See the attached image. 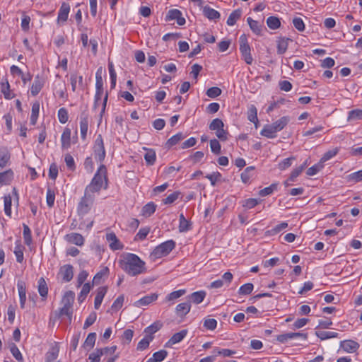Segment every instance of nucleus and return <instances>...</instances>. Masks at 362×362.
<instances>
[{
    "instance_id": "obj_1",
    "label": "nucleus",
    "mask_w": 362,
    "mask_h": 362,
    "mask_svg": "<svg viewBox=\"0 0 362 362\" xmlns=\"http://www.w3.org/2000/svg\"><path fill=\"white\" fill-rule=\"evenodd\" d=\"M121 268L129 276H134L145 271V262L133 253L124 255L119 261Z\"/></svg>"
},
{
    "instance_id": "obj_2",
    "label": "nucleus",
    "mask_w": 362,
    "mask_h": 362,
    "mask_svg": "<svg viewBox=\"0 0 362 362\" xmlns=\"http://www.w3.org/2000/svg\"><path fill=\"white\" fill-rule=\"evenodd\" d=\"M103 180L105 181V189H106L107 186V169L104 165H100L84 191L92 194L95 192H99L103 187Z\"/></svg>"
},
{
    "instance_id": "obj_3",
    "label": "nucleus",
    "mask_w": 362,
    "mask_h": 362,
    "mask_svg": "<svg viewBox=\"0 0 362 362\" xmlns=\"http://www.w3.org/2000/svg\"><path fill=\"white\" fill-rule=\"evenodd\" d=\"M288 122V117H282L272 124L265 125L261 130L260 134L269 139H274L276 136V133L282 130Z\"/></svg>"
},
{
    "instance_id": "obj_4",
    "label": "nucleus",
    "mask_w": 362,
    "mask_h": 362,
    "mask_svg": "<svg viewBox=\"0 0 362 362\" xmlns=\"http://www.w3.org/2000/svg\"><path fill=\"white\" fill-rule=\"evenodd\" d=\"M95 201V196L84 191V195L81 198L78 206L77 213L79 216L87 214L91 209Z\"/></svg>"
},
{
    "instance_id": "obj_5",
    "label": "nucleus",
    "mask_w": 362,
    "mask_h": 362,
    "mask_svg": "<svg viewBox=\"0 0 362 362\" xmlns=\"http://www.w3.org/2000/svg\"><path fill=\"white\" fill-rule=\"evenodd\" d=\"M158 329V326L156 322L151 326L147 327L144 330L145 337L138 343L137 349L141 351L146 349L148 346L150 341L153 339V334L156 333Z\"/></svg>"
},
{
    "instance_id": "obj_6",
    "label": "nucleus",
    "mask_w": 362,
    "mask_h": 362,
    "mask_svg": "<svg viewBox=\"0 0 362 362\" xmlns=\"http://www.w3.org/2000/svg\"><path fill=\"white\" fill-rule=\"evenodd\" d=\"M240 52L243 59L247 64H252L253 58L251 54L250 46L247 42L245 35H242L240 37Z\"/></svg>"
},
{
    "instance_id": "obj_7",
    "label": "nucleus",
    "mask_w": 362,
    "mask_h": 362,
    "mask_svg": "<svg viewBox=\"0 0 362 362\" xmlns=\"http://www.w3.org/2000/svg\"><path fill=\"white\" fill-rule=\"evenodd\" d=\"M93 153L95 159L102 163L105 158V150L104 146V142L101 134H99L94 143L93 146Z\"/></svg>"
},
{
    "instance_id": "obj_8",
    "label": "nucleus",
    "mask_w": 362,
    "mask_h": 362,
    "mask_svg": "<svg viewBox=\"0 0 362 362\" xmlns=\"http://www.w3.org/2000/svg\"><path fill=\"white\" fill-rule=\"evenodd\" d=\"M166 22L175 20L178 25H184L186 23L185 18L182 16V12L176 8L168 11L165 18Z\"/></svg>"
},
{
    "instance_id": "obj_9",
    "label": "nucleus",
    "mask_w": 362,
    "mask_h": 362,
    "mask_svg": "<svg viewBox=\"0 0 362 362\" xmlns=\"http://www.w3.org/2000/svg\"><path fill=\"white\" fill-rule=\"evenodd\" d=\"M73 267L71 264H65L60 267L58 275L64 282H69L74 276Z\"/></svg>"
},
{
    "instance_id": "obj_10",
    "label": "nucleus",
    "mask_w": 362,
    "mask_h": 362,
    "mask_svg": "<svg viewBox=\"0 0 362 362\" xmlns=\"http://www.w3.org/2000/svg\"><path fill=\"white\" fill-rule=\"evenodd\" d=\"M106 240L109 243L110 249L112 250H122L124 247L123 244L119 241L114 233H107Z\"/></svg>"
},
{
    "instance_id": "obj_11",
    "label": "nucleus",
    "mask_w": 362,
    "mask_h": 362,
    "mask_svg": "<svg viewBox=\"0 0 362 362\" xmlns=\"http://www.w3.org/2000/svg\"><path fill=\"white\" fill-rule=\"evenodd\" d=\"M45 84V80L40 75L35 77L34 81L30 88V93L33 96H36L42 90Z\"/></svg>"
},
{
    "instance_id": "obj_12",
    "label": "nucleus",
    "mask_w": 362,
    "mask_h": 362,
    "mask_svg": "<svg viewBox=\"0 0 362 362\" xmlns=\"http://www.w3.org/2000/svg\"><path fill=\"white\" fill-rule=\"evenodd\" d=\"M70 12V6L66 2H63L58 11L57 22L64 23L67 21Z\"/></svg>"
},
{
    "instance_id": "obj_13",
    "label": "nucleus",
    "mask_w": 362,
    "mask_h": 362,
    "mask_svg": "<svg viewBox=\"0 0 362 362\" xmlns=\"http://www.w3.org/2000/svg\"><path fill=\"white\" fill-rule=\"evenodd\" d=\"M65 240L69 243L77 246H82L84 244V238L78 233H71L65 235Z\"/></svg>"
},
{
    "instance_id": "obj_14",
    "label": "nucleus",
    "mask_w": 362,
    "mask_h": 362,
    "mask_svg": "<svg viewBox=\"0 0 362 362\" xmlns=\"http://www.w3.org/2000/svg\"><path fill=\"white\" fill-rule=\"evenodd\" d=\"M340 347L346 352L354 353L358 350L359 344L354 340H344L341 341Z\"/></svg>"
},
{
    "instance_id": "obj_15",
    "label": "nucleus",
    "mask_w": 362,
    "mask_h": 362,
    "mask_svg": "<svg viewBox=\"0 0 362 362\" xmlns=\"http://www.w3.org/2000/svg\"><path fill=\"white\" fill-rule=\"evenodd\" d=\"M187 334V329H182L180 332L174 334L172 337L166 342L165 346L170 347L173 345L180 342L186 337Z\"/></svg>"
},
{
    "instance_id": "obj_16",
    "label": "nucleus",
    "mask_w": 362,
    "mask_h": 362,
    "mask_svg": "<svg viewBox=\"0 0 362 362\" xmlns=\"http://www.w3.org/2000/svg\"><path fill=\"white\" fill-rule=\"evenodd\" d=\"M206 296V293L204 291H199L194 292L191 293L190 295L187 296V301L191 303H193L194 304H199L201 303L204 299L205 298Z\"/></svg>"
},
{
    "instance_id": "obj_17",
    "label": "nucleus",
    "mask_w": 362,
    "mask_h": 362,
    "mask_svg": "<svg viewBox=\"0 0 362 362\" xmlns=\"http://www.w3.org/2000/svg\"><path fill=\"white\" fill-rule=\"evenodd\" d=\"M175 247V242L173 240H169L160 244V257L168 255Z\"/></svg>"
},
{
    "instance_id": "obj_18",
    "label": "nucleus",
    "mask_w": 362,
    "mask_h": 362,
    "mask_svg": "<svg viewBox=\"0 0 362 362\" xmlns=\"http://www.w3.org/2000/svg\"><path fill=\"white\" fill-rule=\"evenodd\" d=\"M88 116L87 114L82 113L80 117V132L82 139H86L88 129Z\"/></svg>"
},
{
    "instance_id": "obj_19",
    "label": "nucleus",
    "mask_w": 362,
    "mask_h": 362,
    "mask_svg": "<svg viewBox=\"0 0 362 362\" xmlns=\"http://www.w3.org/2000/svg\"><path fill=\"white\" fill-rule=\"evenodd\" d=\"M107 286H101L98 288L94 300V308L95 310H98L99 308L100 307L103 300L107 293Z\"/></svg>"
},
{
    "instance_id": "obj_20",
    "label": "nucleus",
    "mask_w": 362,
    "mask_h": 362,
    "mask_svg": "<svg viewBox=\"0 0 362 362\" xmlns=\"http://www.w3.org/2000/svg\"><path fill=\"white\" fill-rule=\"evenodd\" d=\"M191 309L189 302H184L179 303L175 308V313L178 317H183L188 314Z\"/></svg>"
},
{
    "instance_id": "obj_21",
    "label": "nucleus",
    "mask_w": 362,
    "mask_h": 362,
    "mask_svg": "<svg viewBox=\"0 0 362 362\" xmlns=\"http://www.w3.org/2000/svg\"><path fill=\"white\" fill-rule=\"evenodd\" d=\"M72 306L63 305L62 307L58 311L55 312V317L59 318L62 315H66L69 319V323H71L72 319Z\"/></svg>"
},
{
    "instance_id": "obj_22",
    "label": "nucleus",
    "mask_w": 362,
    "mask_h": 362,
    "mask_svg": "<svg viewBox=\"0 0 362 362\" xmlns=\"http://www.w3.org/2000/svg\"><path fill=\"white\" fill-rule=\"evenodd\" d=\"M71 129L69 128H65L62 136H61V142H62V148L63 149H68L71 146Z\"/></svg>"
},
{
    "instance_id": "obj_23",
    "label": "nucleus",
    "mask_w": 362,
    "mask_h": 362,
    "mask_svg": "<svg viewBox=\"0 0 362 362\" xmlns=\"http://www.w3.org/2000/svg\"><path fill=\"white\" fill-rule=\"evenodd\" d=\"M13 179V172L11 169H8L4 172L0 173V185H10Z\"/></svg>"
},
{
    "instance_id": "obj_24",
    "label": "nucleus",
    "mask_w": 362,
    "mask_h": 362,
    "mask_svg": "<svg viewBox=\"0 0 362 362\" xmlns=\"http://www.w3.org/2000/svg\"><path fill=\"white\" fill-rule=\"evenodd\" d=\"M181 192L175 191L169 194L165 198L162 199V203L165 205H171L174 204L178 199H181Z\"/></svg>"
},
{
    "instance_id": "obj_25",
    "label": "nucleus",
    "mask_w": 362,
    "mask_h": 362,
    "mask_svg": "<svg viewBox=\"0 0 362 362\" xmlns=\"http://www.w3.org/2000/svg\"><path fill=\"white\" fill-rule=\"evenodd\" d=\"M185 136L182 133L179 132L176 134L175 135L170 137L165 144V147L167 149H170L172 146L176 145L178 144L180 141L184 139Z\"/></svg>"
},
{
    "instance_id": "obj_26",
    "label": "nucleus",
    "mask_w": 362,
    "mask_h": 362,
    "mask_svg": "<svg viewBox=\"0 0 362 362\" xmlns=\"http://www.w3.org/2000/svg\"><path fill=\"white\" fill-rule=\"evenodd\" d=\"M288 41H291L290 38L279 37L277 40V53L279 54H284L288 46Z\"/></svg>"
},
{
    "instance_id": "obj_27",
    "label": "nucleus",
    "mask_w": 362,
    "mask_h": 362,
    "mask_svg": "<svg viewBox=\"0 0 362 362\" xmlns=\"http://www.w3.org/2000/svg\"><path fill=\"white\" fill-rule=\"evenodd\" d=\"M158 298L157 294L153 293L151 295L146 296L141 299L138 300L134 303V305L136 307H141L144 305H147L152 303L153 301L156 300Z\"/></svg>"
},
{
    "instance_id": "obj_28",
    "label": "nucleus",
    "mask_w": 362,
    "mask_h": 362,
    "mask_svg": "<svg viewBox=\"0 0 362 362\" xmlns=\"http://www.w3.org/2000/svg\"><path fill=\"white\" fill-rule=\"evenodd\" d=\"M11 158V154L6 148H0V167L1 168L7 165Z\"/></svg>"
},
{
    "instance_id": "obj_29",
    "label": "nucleus",
    "mask_w": 362,
    "mask_h": 362,
    "mask_svg": "<svg viewBox=\"0 0 362 362\" xmlns=\"http://www.w3.org/2000/svg\"><path fill=\"white\" fill-rule=\"evenodd\" d=\"M203 12L209 20H217L220 18L219 12L208 6L204 7Z\"/></svg>"
},
{
    "instance_id": "obj_30",
    "label": "nucleus",
    "mask_w": 362,
    "mask_h": 362,
    "mask_svg": "<svg viewBox=\"0 0 362 362\" xmlns=\"http://www.w3.org/2000/svg\"><path fill=\"white\" fill-rule=\"evenodd\" d=\"M156 204L153 202H148L143 206L141 215L144 217H149L156 211Z\"/></svg>"
},
{
    "instance_id": "obj_31",
    "label": "nucleus",
    "mask_w": 362,
    "mask_h": 362,
    "mask_svg": "<svg viewBox=\"0 0 362 362\" xmlns=\"http://www.w3.org/2000/svg\"><path fill=\"white\" fill-rule=\"evenodd\" d=\"M0 85L1 91L4 94V96L6 99L10 100L14 98V95L11 92L10 84L7 80L5 82H1Z\"/></svg>"
},
{
    "instance_id": "obj_32",
    "label": "nucleus",
    "mask_w": 362,
    "mask_h": 362,
    "mask_svg": "<svg viewBox=\"0 0 362 362\" xmlns=\"http://www.w3.org/2000/svg\"><path fill=\"white\" fill-rule=\"evenodd\" d=\"M242 14V11L240 9L238 8L234 10L228 16L227 19V24L230 26L234 25L237 21L240 18Z\"/></svg>"
},
{
    "instance_id": "obj_33",
    "label": "nucleus",
    "mask_w": 362,
    "mask_h": 362,
    "mask_svg": "<svg viewBox=\"0 0 362 362\" xmlns=\"http://www.w3.org/2000/svg\"><path fill=\"white\" fill-rule=\"evenodd\" d=\"M38 292L41 297L46 298L48 293V287L47 283L43 277L40 278L38 280Z\"/></svg>"
},
{
    "instance_id": "obj_34",
    "label": "nucleus",
    "mask_w": 362,
    "mask_h": 362,
    "mask_svg": "<svg viewBox=\"0 0 362 362\" xmlns=\"http://www.w3.org/2000/svg\"><path fill=\"white\" fill-rule=\"evenodd\" d=\"M247 23L252 30V31L256 35H261L262 25L258 21L253 20L252 18L248 17L247 18Z\"/></svg>"
},
{
    "instance_id": "obj_35",
    "label": "nucleus",
    "mask_w": 362,
    "mask_h": 362,
    "mask_svg": "<svg viewBox=\"0 0 362 362\" xmlns=\"http://www.w3.org/2000/svg\"><path fill=\"white\" fill-rule=\"evenodd\" d=\"M288 224L286 222H282L278 225H276L273 228L268 230L265 232V234L267 235H275L283 230L286 229L288 227Z\"/></svg>"
},
{
    "instance_id": "obj_36",
    "label": "nucleus",
    "mask_w": 362,
    "mask_h": 362,
    "mask_svg": "<svg viewBox=\"0 0 362 362\" xmlns=\"http://www.w3.org/2000/svg\"><path fill=\"white\" fill-rule=\"evenodd\" d=\"M191 229V224L184 216L183 214L180 215L179 231L187 232Z\"/></svg>"
},
{
    "instance_id": "obj_37",
    "label": "nucleus",
    "mask_w": 362,
    "mask_h": 362,
    "mask_svg": "<svg viewBox=\"0 0 362 362\" xmlns=\"http://www.w3.org/2000/svg\"><path fill=\"white\" fill-rule=\"evenodd\" d=\"M362 119V110L355 109L349 112L347 121L353 122Z\"/></svg>"
},
{
    "instance_id": "obj_38",
    "label": "nucleus",
    "mask_w": 362,
    "mask_h": 362,
    "mask_svg": "<svg viewBox=\"0 0 362 362\" xmlns=\"http://www.w3.org/2000/svg\"><path fill=\"white\" fill-rule=\"evenodd\" d=\"M40 112V104L39 103H35L32 105V112L30 116V124L35 125L37 122V119Z\"/></svg>"
},
{
    "instance_id": "obj_39",
    "label": "nucleus",
    "mask_w": 362,
    "mask_h": 362,
    "mask_svg": "<svg viewBox=\"0 0 362 362\" xmlns=\"http://www.w3.org/2000/svg\"><path fill=\"white\" fill-rule=\"evenodd\" d=\"M316 336L322 340L334 338L338 337V333L329 331H317L315 332Z\"/></svg>"
},
{
    "instance_id": "obj_40",
    "label": "nucleus",
    "mask_w": 362,
    "mask_h": 362,
    "mask_svg": "<svg viewBox=\"0 0 362 362\" xmlns=\"http://www.w3.org/2000/svg\"><path fill=\"white\" fill-rule=\"evenodd\" d=\"M185 293H186L185 289H180V290L171 292L166 296L164 301H165V302L173 301V300H176V299L179 298L180 297L182 296L183 295L185 294Z\"/></svg>"
},
{
    "instance_id": "obj_41",
    "label": "nucleus",
    "mask_w": 362,
    "mask_h": 362,
    "mask_svg": "<svg viewBox=\"0 0 362 362\" xmlns=\"http://www.w3.org/2000/svg\"><path fill=\"white\" fill-rule=\"evenodd\" d=\"M267 26L272 30H276L281 26V22L279 18L276 16H269L267 19Z\"/></svg>"
},
{
    "instance_id": "obj_42",
    "label": "nucleus",
    "mask_w": 362,
    "mask_h": 362,
    "mask_svg": "<svg viewBox=\"0 0 362 362\" xmlns=\"http://www.w3.org/2000/svg\"><path fill=\"white\" fill-rule=\"evenodd\" d=\"M91 288L90 283H85L83 285L82 289L78 295V300L79 303H82L89 293Z\"/></svg>"
},
{
    "instance_id": "obj_43",
    "label": "nucleus",
    "mask_w": 362,
    "mask_h": 362,
    "mask_svg": "<svg viewBox=\"0 0 362 362\" xmlns=\"http://www.w3.org/2000/svg\"><path fill=\"white\" fill-rule=\"evenodd\" d=\"M95 340L96 334L95 332H91L88 334L83 344L84 348L89 349H92L95 345Z\"/></svg>"
},
{
    "instance_id": "obj_44",
    "label": "nucleus",
    "mask_w": 362,
    "mask_h": 362,
    "mask_svg": "<svg viewBox=\"0 0 362 362\" xmlns=\"http://www.w3.org/2000/svg\"><path fill=\"white\" fill-rule=\"evenodd\" d=\"M70 81L71 85V89L74 92L76 89V84H78V83L80 86L83 85V76H78L76 74H71L70 76Z\"/></svg>"
},
{
    "instance_id": "obj_45",
    "label": "nucleus",
    "mask_w": 362,
    "mask_h": 362,
    "mask_svg": "<svg viewBox=\"0 0 362 362\" xmlns=\"http://www.w3.org/2000/svg\"><path fill=\"white\" fill-rule=\"evenodd\" d=\"M23 250L24 247L21 244H16L13 252L16 255V261L19 263H21L23 261Z\"/></svg>"
},
{
    "instance_id": "obj_46",
    "label": "nucleus",
    "mask_w": 362,
    "mask_h": 362,
    "mask_svg": "<svg viewBox=\"0 0 362 362\" xmlns=\"http://www.w3.org/2000/svg\"><path fill=\"white\" fill-rule=\"evenodd\" d=\"M278 183H272L269 187H267L259 192V195L261 197H266L267 195H270L274 191L277 189Z\"/></svg>"
},
{
    "instance_id": "obj_47",
    "label": "nucleus",
    "mask_w": 362,
    "mask_h": 362,
    "mask_svg": "<svg viewBox=\"0 0 362 362\" xmlns=\"http://www.w3.org/2000/svg\"><path fill=\"white\" fill-rule=\"evenodd\" d=\"M323 168L324 163L320 160L317 163L309 168L307 170L306 174L309 176H313L316 175L319 171H320Z\"/></svg>"
},
{
    "instance_id": "obj_48",
    "label": "nucleus",
    "mask_w": 362,
    "mask_h": 362,
    "mask_svg": "<svg viewBox=\"0 0 362 362\" xmlns=\"http://www.w3.org/2000/svg\"><path fill=\"white\" fill-rule=\"evenodd\" d=\"M339 151V148L338 147H336L332 150H329L328 151L324 153V155L322 156L320 160L323 163H325L326 161L334 157L338 153Z\"/></svg>"
},
{
    "instance_id": "obj_49",
    "label": "nucleus",
    "mask_w": 362,
    "mask_h": 362,
    "mask_svg": "<svg viewBox=\"0 0 362 362\" xmlns=\"http://www.w3.org/2000/svg\"><path fill=\"white\" fill-rule=\"evenodd\" d=\"M74 300V292L69 291L65 293L64 295L62 303V305H73V303Z\"/></svg>"
},
{
    "instance_id": "obj_50",
    "label": "nucleus",
    "mask_w": 362,
    "mask_h": 362,
    "mask_svg": "<svg viewBox=\"0 0 362 362\" xmlns=\"http://www.w3.org/2000/svg\"><path fill=\"white\" fill-rule=\"evenodd\" d=\"M10 351L12 354L13 356L18 361H19V362H23V356H22L20 350L18 349V348L17 347V346L14 343H12L10 345Z\"/></svg>"
},
{
    "instance_id": "obj_51",
    "label": "nucleus",
    "mask_w": 362,
    "mask_h": 362,
    "mask_svg": "<svg viewBox=\"0 0 362 362\" xmlns=\"http://www.w3.org/2000/svg\"><path fill=\"white\" fill-rule=\"evenodd\" d=\"M102 356H104L103 352L101 349H98L89 354L88 360L90 362H100Z\"/></svg>"
},
{
    "instance_id": "obj_52",
    "label": "nucleus",
    "mask_w": 362,
    "mask_h": 362,
    "mask_svg": "<svg viewBox=\"0 0 362 362\" xmlns=\"http://www.w3.org/2000/svg\"><path fill=\"white\" fill-rule=\"evenodd\" d=\"M254 286L252 283H247L241 286L238 290L240 295H249L253 291Z\"/></svg>"
},
{
    "instance_id": "obj_53",
    "label": "nucleus",
    "mask_w": 362,
    "mask_h": 362,
    "mask_svg": "<svg viewBox=\"0 0 362 362\" xmlns=\"http://www.w3.org/2000/svg\"><path fill=\"white\" fill-rule=\"evenodd\" d=\"M296 160L293 156L284 159L278 164V168L280 170H285L292 165V161Z\"/></svg>"
},
{
    "instance_id": "obj_54",
    "label": "nucleus",
    "mask_w": 362,
    "mask_h": 362,
    "mask_svg": "<svg viewBox=\"0 0 362 362\" xmlns=\"http://www.w3.org/2000/svg\"><path fill=\"white\" fill-rule=\"evenodd\" d=\"M23 238L25 243L27 245H30L32 243V235H31V230L28 226L26 224H23Z\"/></svg>"
},
{
    "instance_id": "obj_55",
    "label": "nucleus",
    "mask_w": 362,
    "mask_h": 362,
    "mask_svg": "<svg viewBox=\"0 0 362 362\" xmlns=\"http://www.w3.org/2000/svg\"><path fill=\"white\" fill-rule=\"evenodd\" d=\"M11 204L12 199L11 195H6L4 197V212L8 216L11 215Z\"/></svg>"
},
{
    "instance_id": "obj_56",
    "label": "nucleus",
    "mask_w": 362,
    "mask_h": 362,
    "mask_svg": "<svg viewBox=\"0 0 362 362\" xmlns=\"http://www.w3.org/2000/svg\"><path fill=\"white\" fill-rule=\"evenodd\" d=\"M255 168L252 166L247 167L245 169V170L241 173V180L244 183H247L252 175L251 173L254 171Z\"/></svg>"
},
{
    "instance_id": "obj_57",
    "label": "nucleus",
    "mask_w": 362,
    "mask_h": 362,
    "mask_svg": "<svg viewBox=\"0 0 362 362\" xmlns=\"http://www.w3.org/2000/svg\"><path fill=\"white\" fill-rule=\"evenodd\" d=\"M58 119L60 123L65 124L69 119L68 111L65 107H62L58 110Z\"/></svg>"
},
{
    "instance_id": "obj_58",
    "label": "nucleus",
    "mask_w": 362,
    "mask_h": 362,
    "mask_svg": "<svg viewBox=\"0 0 362 362\" xmlns=\"http://www.w3.org/2000/svg\"><path fill=\"white\" fill-rule=\"evenodd\" d=\"M54 199H55L54 192L52 189H51L50 188H48L47 190L46 202H47V204L49 207L51 208L54 206Z\"/></svg>"
},
{
    "instance_id": "obj_59",
    "label": "nucleus",
    "mask_w": 362,
    "mask_h": 362,
    "mask_svg": "<svg viewBox=\"0 0 362 362\" xmlns=\"http://www.w3.org/2000/svg\"><path fill=\"white\" fill-rule=\"evenodd\" d=\"M224 127V124L221 119L216 118L211 121L209 124V129L212 131H216Z\"/></svg>"
},
{
    "instance_id": "obj_60",
    "label": "nucleus",
    "mask_w": 362,
    "mask_h": 362,
    "mask_svg": "<svg viewBox=\"0 0 362 362\" xmlns=\"http://www.w3.org/2000/svg\"><path fill=\"white\" fill-rule=\"evenodd\" d=\"M221 89L218 87H211L206 90V95L211 98H215L221 94Z\"/></svg>"
},
{
    "instance_id": "obj_61",
    "label": "nucleus",
    "mask_w": 362,
    "mask_h": 362,
    "mask_svg": "<svg viewBox=\"0 0 362 362\" xmlns=\"http://www.w3.org/2000/svg\"><path fill=\"white\" fill-rule=\"evenodd\" d=\"M221 177V174L219 172H214L211 174L206 175V178L210 180L211 185L215 186L217 181H219Z\"/></svg>"
},
{
    "instance_id": "obj_62",
    "label": "nucleus",
    "mask_w": 362,
    "mask_h": 362,
    "mask_svg": "<svg viewBox=\"0 0 362 362\" xmlns=\"http://www.w3.org/2000/svg\"><path fill=\"white\" fill-rule=\"evenodd\" d=\"M210 148L211 151L216 155L221 153V144L219 141L216 139H211L210 141Z\"/></svg>"
},
{
    "instance_id": "obj_63",
    "label": "nucleus",
    "mask_w": 362,
    "mask_h": 362,
    "mask_svg": "<svg viewBox=\"0 0 362 362\" xmlns=\"http://www.w3.org/2000/svg\"><path fill=\"white\" fill-rule=\"evenodd\" d=\"M124 300V296L122 295V296H118L111 306L112 310L113 311L119 310L122 307Z\"/></svg>"
},
{
    "instance_id": "obj_64",
    "label": "nucleus",
    "mask_w": 362,
    "mask_h": 362,
    "mask_svg": "<svg viewBox=\"0 0 362 362\" xmlns=\"http://www.w3.org/2000/svg\"><path fill=\"white\" fill-rule=\"evenodd\" d=\"M217 326V321L214 318L206 319L204 322V327L209 330H214Z\"/></svg>"
}]
</instances>
